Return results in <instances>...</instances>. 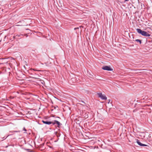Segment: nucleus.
Here are the masks:
<instances>
[{
  "label": "nucleus",
  "mask_w": 152,
  "mask_h": 152,
  "mask_svg": "<svg viewBox=\"0 0 152 152\" xmlns=\"http://www.w3.org/2000/svg\"><path fill=\"white\" fill-rule=\"evenodd\" d=\"M31 72L30 74L32 75L31 77L32 78L38 79V77L39 76L38 74L36 72L38 71H40L39 70H37L34 69H31Z\"/></svg>",
  "instance_id": "f257e3e1"
},
{
  "label": "nucleus",
  "mask_w": 152,
  "mask_h": 152,
  "mask_svg": "<svg viewBox=\"0 0 152 152\" xmlns=\"http://www.w3.org/2000/svg\"><path fill=\"white\" fill-rule=\"evenodd\" d=\"M136 30L138 33L145 37H149L151 35L150 34H149L147 32L142 31L140 29L137 28Z\"/></svg>",
  "instance_id": "f03ea898"
},
{
  "label": "nucleus",
  "mask_w": 152,
  "mask_h": 152,
  "mask_svg": "<svg viewBox=\"0 0 152 152\" xmlns=\"http://www.w3.org/2000/svg\"><path fill=\"white\" fill-rule=\"evenodd\" d=\"M98 95L100 98L103 100H106L107 99V97L104 94H103L102 93H98Z\"/></svg>",
  "instance_id": "7ed1b4c3"
},
{
  "label": "nucleus",
  "mask_w": 152,
  "mask_h": 152,
  "mask_svg": "<svg viewBox=\"0 0 152 152\" xmlns=\"http://www.w3.org/2000/svg\"><path fill=\"white\" fill-rule=\"evenodd\" d=\"M102 68L104 70H107V71H111L113 70V69H111L110 66H103Z\"/></svg>",
  "instance_id": "20e7f679"
},
{
  "label": "nucleus",
  "mask_w": 152,
  "mask_h": 152,
  "mask_svg": "<svg viewBox=\"0 0 152 152\" xmlns=\"http://www.w3.org/2000/svg\"><path fill=\"white\" fill-rule=\"evenodd\" d=\"M55 124H57L58 126H60L61 124L59 121L56 120H55L53 122V125Z\"/></svg>",
  "instance_id": "39448f33"
},
{
  "label": "nucleus",
  "mask_w": 152,
  "mask_h": 152,
  "mask_svg": "<svg viewBox=\"0 0 152 152\" xmlns=\"http://www.w3.org/2000/svg\"><path fill=\"white\" fill-rule=\"evenodd\" d=\"M42 122L44 124H46L50 125L51 124H53V122L51 121H42Z\"/></svg>",
  "instance_id": "423d86ee"
},
{
  "label": "nucleus",
  "mask_w": 152,
  "mask_h": 152,
  "mask_svg": "<svg viewBox=\"0 0 152 152\" xmlns=\"http://www.w3.org/2000/svg\"><path fill=\"white\" fill-rule=\"evenodd\" d=\"M137 144L141 146H146L147 145L144 144H143L142 143H141L140 142V141L138 140H137Z\"/></svg>",
  "instance_id": "0eeeda50"
},
{
  "label": "nucleus",
  "mask_w": 152,
  "mask_h": 152,
  "mask_svg": "<svg viewBox=\"0 0 152 152\" xmlns=\"http://www.w3.org/2000/svg\"><path fill=\"white\" fill-rule=\"evenodd\" d=\"M135 41L137 42H139L140 44H141V40H140V39H137L135 40Z\"/></svg>",
  "instance_id": "6e6552de"
},
{
  "label": "nucleus",
  "mask_w": 152,
  "mask_h": 152,
  "mask_svg": "<svg viewBox=\"0 0 152 152\" xmlns=\"http://www.w3.org/2000/svg\"><path fill=\"white\" fill-rule=\"evenodd\" d=\"M17 35L16 36V37H20V35Z\"/></svg>",
  "instance_id": "1a4fd4ad"
},
{
  "label": "nucleus",
  "mask_w": 152,
  "mask_h": 152,
  "mask_svg": "<svg viewBox=\"0 0 152 152\" xmlns=\"http://www.w3.org/2000/svg\"><path fill=\"white\" fill-rule=\"evenodd\" d=\"M23 130L25 131H26V130L25 129V128H23Z\"/></svg>",
  "instance_id": "9d476101"
},
{
  "label": "nucleus",
  "mask_w": 152,
  "mask_h": 152,
  "mask_svg": "<svg viewBox=\"0 0 152 152\" xmlns=\"http://www.w3.org/2000/svg\"><path fill=\"white\" fill-rule=\"evenodd\" d=\"M78 28H78V27H77V28H74V29L75 30H76V29H78Z\"/></svg>",
  "instance_id": "9b49d317"
},
{
  "label": "nucleus",
  "mask_w": 152,
  "mask_h": 152,
  "mask_svg": "<svg viewBox=\"0 0 152 152\" xmlns=\"http://www.w3.org/2000/svg\"><path fill=\"white\" fill-rule=\"evenodd\" d=\"M129 0H125V2H126L128 1Z\"/></svg>",
  "instance_id": "f8f14e48"
},
{
  "label": "nucleus",
  "mask_w": 152,
  "mask_h": 152,
  "mask_svg": "<svg viewBox=\"0 0 152 152\" xmlns=\"http://www.w3.org/2000/svg\"><path fill=\"white\" fill-rule=\"evenodd\" d=\"M25 35L26 36V37L28 36V35L27 34H25Z\"/></svg>",
  "instance_id": "ddd939ff"
},
{
  "label": "nucleus",
  "mask_w": 152,
  "mask_h": 152,
  "mask_svg": "<svg viewBox=\"0 0 152 152\" xmlns=\"http://www.w3.org/2000/svg\"><path fill=\"white\" fill-rule=\"evenodd\" d=\"M5 59V58H3L2 59H3V60H4V59Z\"/></svg>",
  "instance_id": "4468645a"
}]
</instances>
